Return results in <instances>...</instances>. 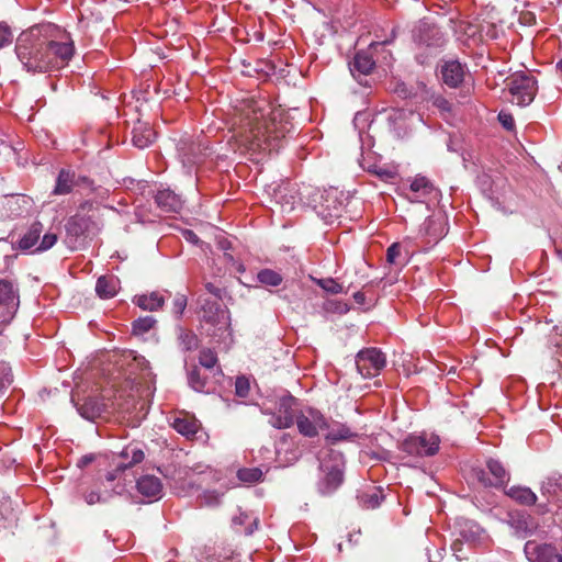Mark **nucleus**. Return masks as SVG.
I'll return each mask as SVG.
<instances>
[{
	"mask_svg": "<svg viewBox=\"0 0 562 562\" xmlns=\"http://www.w3.org/2000/svg\"><path fill=\"white\" fill-rule=\"evenodd\" d=\"M50 25H35L22 32L15 44V53L24 69L44 74L66 67L75 55L74 41L50 37Z\"/></svg>",
	"mask_w": 562,
	"mask_h": 562,
	"instance_id": "1",
	"label": "nucleus"
},
{
	"mask_svg": "<svg viewBox=\"0 0 562 562\" xmlns=\"http://www.w3.org/2000/svg\"><path fill=\"white\" fill-rule=\"evenodd\" d=\"M289 132L286 125L266 102H251L244 110L240 131L237 134L239 147L252 154L278 151Z\"/></svg>",
	"mask_w": 562,
	"mask_h": 562,
	"instance_id": "2",
	"label": "nucleus"
},
{
	"mask_svg": "<svg viewBox=\"0 0 562 562\" xmlns=\"http://www.w3.org/2000/svg\"><path fill=\"white\" fill-rule=\"evenodd\" d=\"M296 406V398L291 394H285L278 397L273 406L265 403L261 412L269 415V424L277 429H285L294 423V407Z\"/></svg>",
	"mask_w": 562,
	"mask_h": 562,
	"instance_id": "3",
	"label": "nucleus"
},
{
	"mask_svg": "<svg viewBox=\"0 0 562 562\" xmlns=\"http://www.w3.org/2000/svg\"><path fill=\"white\" fill-rule=\"evenodd\" d=\"M330 463L321 461V469L325 473L317 484L318 492L322 495H330L344 482V460L340 453L330 451L328 453Z\"/></svg>",
	"mask_w": 562,
	"mask_h": 562,
	"instance_id": "4",
	"label": "nucleus"
},
{
	"mask_svg": "<svg viewBox=\"0 0 562 562\" xmlns=\"http://www.w3.org/2000/svg\"><path fill=\"white\" fill-rule=\"evenodd\" d=\"M507 80L512 103L525 106L532 102L537 92V81L533 76L520 71L515 72Z\"/></svg>",
	"mask_w": 562,
	"mask_h": 562,
	"instance_id": "5",
	"label": "nucleus"
},
{
	"mask_svg": "<svg viewBox=\"0 0 562 562\" xmlns=\"http://www.w3.org/2000/svg\"><path fill=\"white\" fill-rule=\"evenodd\" d=\"M440 439L435 434L409 435L401 443L402 451L413 457H431L439 450Z\"/></svg>",
	"mask_w": 562,
	"mask_h": 562,
	"instance_id": "6",
	"label": "nucleus"
},
{
	"mask_svg": "<svg viewBox=\"0 0 562 562\" xmlns=\"http://www.w3.org/2000/svg\"><path fill=\"white\" fill-rule=\"evenodd\" d=\"M385 357L376 348L360 350L356 357V366L363 378H373L385 367Z\"/></svg>",
	"mask_w": 562,
	"mask_h": 562,
	"instance_id": "7",
	"label": "nucleus"
},
{
	"mask_svg": "<svg viewBox=\"0 0 562 562\" xmlns=\"http://www.w3.org/2000/svg\"><path fill=\"white\" fill-rule=\"evenodd\" d=\"M20 305L19 291L9 280H0V322H9Z\"/></svg>",
	"mask_w": 562,
	"mask_h": 562,
	"instance_id": "8",
	"label": "nucleus"
},
{
	"mask_svg": "<svg viewBox=\"0 0 562 562\" xmlns=\"http://www.w3.org/2000/svg\"><path fill=\"white\" fill-rule=\"evenodd\" d=\"M202 321L217 328L227 331L231 328L229 312L216 301L205 300L201 306Z\"/></svg>",
	"mask_w": 562,
	"mask_h": 562,
	"instance_id": "9",
	"label": "nucleus"
},
{
	"mask_svg": "<svg viewBox=\"0 0 562 562\" xmlns=\"http://www.w3.org/2000/svg\"><path fill=\"white\" fill-rule=\"evenodd\" d=\"M301 435L305 437H315L318 431L327 427L324 415L314 408H308L294 417Z\"/></svg>",
	"mask_w": 562,
	"mask_h": 562,
	"instance_id": "10",
	"label": "nucleus"
},
{
	"mask_svg": "<svg viewBox=\"0 0 562 562\" xmlns=\"http://www.w3.org/2000/svg\"><path fill=\"white\" fill-rule=\"evenodd\" d=\"M486 467L492 477H490L487 472L483 469H475L473 471L475 479L482 485L498 487L508 482L509 475L499 461L490 459L486 462Z\"/></svg>",
	"mask_w": 562,
	"mask_h": 562,
	"instance_id": "11",
	"label": "nucleus"
},
{
	"mask_svg": "<svg viewBox=\"0 0 562 562\" xmlns=\"http://www.w3.org/2000/svg\"><path fill=\"white\" fill-rule=\"evenodd\" d=\"M524 551L530 562H562V555L549 543L530 540L526 542Z\"/></svg>",
	"mask_w": 562,
	"mask_h": 562,
	"instance_id": "12",
	"label": "nucleus"
},
{
	"mask_svg": "<svg viewBox=\"0 0 562 562\" xmlns=\"http://www.w3.org/2000/svg\"><path fill=\"white\" fill-rule=\"evenodd\" d=\"M402 190L404 196L414 203L424 202L436 192V188L432 182L424 176H416L411 180L407 187L403 186Z\"/></svg>",
	"mask_w": 562,
	"mask_h": 562,
	"instance_id": "13",
	"label": "nucleus"
},
{
	"mask_svg": "<svg viewBox=\"0 0 562 562\" xmlns=\"http://www.w3.org/2000/svg\"><path fill=\"white\" fill-rule=\"evenodd\" d=\"M32 203V199L25 194H9L3 198L0 206L7 217L15 218L27 213Z\"/></svg>",
	"mask_w": 562,
	"mask_h": 562,
	"instance_id": "14",
	"label": "nucleus"
},
{
	"mask_svg": "<svg viewBox=\"0 0 562 562\" xmlns=\"http://www.w3.org/2000/svg\"><path fill=\"white\" fill-rule=\"evenodd\" d=\"M419 234L425 237L426 244H437L446 234V222L442 215L428 216L420 225Z\"/></svg>",
	"mask_w": 562,
	"mask_h": 562,
	"instance_id": "15",
	"label": "nucleus"
},
{
	"mask_svg": "<svg viewBox=\"0 0 562 562\" xmlns=\"http://www.w3.org/2000/svg\"><path fill=\"white\" fill-rule=\"evenodd\" d=\"M136 488L149 503L160 499L164 494L160 479L151 474L140 476L136 482Z\"/></svg>",
	"mask_w": 562,
	"mask_h": 562,
	"instance_id": "16",
	"label": "nucleus"
},
{
	"mask_svg": "<svg viewBox=\"0 0 562 562\" xmlns=\"http://www.w3.org/2000/svg\"><path fill=\"white\" fill-rule=\"evenodd\" d=\"M67 237L79 238L93 229H99L97 223L90 217L85 215H74L68 218L66 225Z\"/></svg>",
	"mask_w": 562,
	"mask_h": 562,
	"instance_id": "17",
	"label": "nucleus"
},
{
	"mask_svg": "<svg viewBox=\"0 0 562 562\" xmlns=\"http://www.w3.org/2000/svg\"><path fill=\"white\" fill-rule=\"evenodd\" d=\"M440 74L445 85L450 88H458L464 81L465 67L458 60L445 61Z\"/></svg>",
	"mask_w": 562,
	"mask_h": 562,
	"instance_id": "18",
	"label": "nucleus"
},
{
	"mask_svg": "<svg viewBox=\"0 0 562 562\" xmlns=\"http://www.w3.org/2000/svg\"><path fill=\"white\" fill-rule=\"evenodd\" d=\"M158 207L166 213H178L182 209V200L169 189L159 190L155 195Z\"/></svg>",
	"mask_w": 562,
	"mask_h": 562,
	"instance_id": "19",
	"label": "nucleus"
},
{
	"mask_svg": "<svg viewBox=\"0 0 562 562\" xmlns=\"http://www.w3.org/2000/svg\"><path fill=\"white\" fill-rule=\"evenodd\" d=\"M156 133L148 123L138 121L132 130V143L135 147L144 149L155 139Z\"/></svg>",
	"mask_w": 562,
	"mask_h": 562,
	"instance_id": "20",
	"label": "nucleus"
},
{
	"mask_svg": "<svg viewBox=\"0 0 562 562\" xmlns=\"http://www.w3.org/2000/svg\"><path fill=\"white\" fill-rule=\"evenodd\" d=\"M274 199L281 204L283 211H292L294 205L301 201L297 191L290 183L279 186L274 191Z\"/></svg>",
	"mask_w": 562,
	"mask_h": 562,
	"instance_id": "21",
	"label": "nucleus"
},
{
	"mask_svg": "<svg viewBox=\"0 0 562 562\" xmlns=\"http://www.w3.org/2000/svg\"><path fill=\"white\" fill-rule=\"evenodd\" d=\"M120 290V280L115 276H101L95 283V293L102 300L114 297Z\"/></svg>",
	"mask_w": 562,
	"mask_h": 562,
	"instance_id": "22",
	"label": "nucleus"
},
{
	"mask_svg": "<svg viewBox=\"0 0 562 562\" xmlns=\"http://www.w3.org/2000/svg\"><path fill=\"white\" fill-rule=\"evenodd\" d=\"M324 202L321 205L319 213L326 221H333L340 217L342 204L337 200L336 192H326L323 196Z\"/></svg>",
	"mask_w": 562,
	"mask_h": 562,
	"instance_id": "23",
	"label": "nucleus"
},
{
	"mask_svg": "<svg viewBox=\"0 0 562 562\" xmlns=\"http://www.w3.org/2000/svg\"><path fill=\"white\" fill-rule=\"evenodd\" d=\"M42 233L43 224L38 221L34 222L19 239L18 248L27 251L35 246L37 247Z\"/></svg>",
	"mask_w": 562,
	"mask_h": 562,
	"instance_id": "24",
	"label": "nucleus"
},
{
	"mask_svg": "<svg viewBox=\"0 0 562 562\" xmlns=\"http://www.w3.org/2000/svg\"><path fill=\"white\" fill-rule=\"evenodd\" d=\"M175 430L187 438H192L199 431L201 424L193 416L184 415L175 418L172 423Z\"/></svg>",
	"mask_w": 562,
	"mask_h": 562,
	"instance_id": "25",
	"label": "nucleus"
},
{
	"mask_svg": "<svg viewBox=\"0 0 562 562\" xmlns=\"http://www.w3.org/2000/svg\"><path fill=\"white\" fill-rule=\"evenodd\" d=\"M76 407L79 415L88 420L97 419L103 412V405L93 397H87L82 403H76Z\"/></svg>",
	"mask_w": 562,
	"mask_h": 562,
	"instance_id": "26",
	"label": "nucleus"
},
{
	"mask_svg": "<svg viewBox=\"0 0 562 562\" xmlns=\"http://www.w3.org/2000/svg\"><path fill=\"white\" fill-rule=\"evenodd\" d=\"M375 66V63L372 58V56L364 50L358 52L355 57L353 61L350 66V71L352 75L356 72L360 75H369Z\"/></svg>",
	"mask_w": 562,
	"mask_h": 562,
	"instance_id": "27",
	"label": "nucleus"
},
{
	"mask_svg": "<svg viewBox=\"0 0 562 562\" xmlns=\"http://www.w3.org/2000/svg\"><path fill=\"white\" fill-rule=\"evenodd\" d=\"M134 303L144 311H158L165 304V297L159 292L137 295Z\"/></svg>",
	"mask_w": 562,
	"mask_h": 562,
	"instance_id": "28",
	"label": "nucleus"
},
{
	"mask_svg": "<svg viewBox=\"0 0 562 562\" xmlns=\"http://www.w3.org/2000/svg\"><path fill=\"white\" fill-rule=\"evenodd\" d=\"M506 495L526 506H531L537 502V495L526 486H510L506 491Z\"/></svg>",
	"mask_w": 562,
	"mask_h": 562,
	"instance_id": "29",
	"label": "nucleus"
},
{
	"mask_svg": "<svg viewBox=\"0 0 562 562\" xmlns=\"http://www.w3.org/2000/svg\"><path fill=\"white\" fill-rule=\"evenodd\" d=\"M75 175L69 170L61 169L56 179V184L53 190L55 195H65L71 192L75 183Z\"/></svg>",
	"mask_w": 562,
	"mask_h": 562,
	"instance_id": "30",
	"label": "nucleus"
},
{
	"mask_svg": "<svg viewBox=\"0 0 562 562\" xmlns=\"http://www.w3.org/2000/svg\"><path fill=\"white\" fill-rule=\"evenodd\" d=\"M121 458L126 460V462L120 464L119 469H126L133 467L134 464L140 463L144 460V451L135 446L128 445L126 446L120 453Z\"/></svg>",
	"mask_w": 562,
	"mask_h": 562,
	"instance_id": "31",
	"label": "nucleus"
},
{
	"mask_svg": "<svg viewBox=\"0 0 562 562\" xmlns=\"http://www.w3.org/2000/svg\"><path fill=\"white\" fill-rule=\"evenodd\" d=\"M359 503L366 508H376L384 499V495L380 487H372L363 491L358 495Z\"/></svg>",
	"mask_w": 562,
	"mask_h": 562,
	"instance_id": "32",
	"label": "nucleus"
},
{
	"mask_svg": "<svg viewBox=\"0 0 562 562\" xmlns=\"http://www.w3.org/2000/svg\"><path fill=\"white\" fill-rule=\"evenodd\" d=\"M257 280L263 284V285H267V286H278L282 283L283 281V278L282 276L272 270V269H261L258 273H257Z\"/></svg>",
	"mask_w": 562,
	"mask_h": 562,
	"instance_id": "33",
	"label": "nucleus"
},
{
	"mask_svg": "<svg viewBox=\"0 0 562 562\" xmlns=\"http://www.w3.org/2000/svg\"><path fill=\"white\" fill-rule=\"evenodd\" d=\"M326 437L331 442H338L341 440H353L358 435L351 431L348 426L339 425L337 428H333Z\"/></svg>",
	"mask_w": 562,
	"mask_h": 562,
	"instance_id": "34",
	"label": "nucleus"
},
{
	"mask_svg": "<svg viewBox=\"0 0 562 562\" xmlns=\"http://www.w3.org/2000/svg\"><path fill=\"white\" fill-rule=\"evenodd\" d=\"M239 481L248 484H254L262 481L263 472L259 468H243L237 471Z\"/></svg>",
	"mask_w": 562,
	"mask_h": 562,
	"instance_id": "35",
	"label": "nucleus"
},
{
	"mask_svg": "<svg viewBox=\"0 0 562 562\" xmlns=\"http://www.w3.org/2000/svg\"><path fill=\"white\" fill-rule=\"evenodd\" d=\"M543 494L558 496L562 493V475L549 477L541 487Z\"/></svg>",
	"mask_w": 562,
	"mask_h": 562,
	"instance_id": "36",
	"label": "nucleus"
},
{
	"mask_svg": "<svg viewBox=\"0 0 562 562\" xmlns=\"http://www.w3.org/2000/svg\"><path fill=\"white\" fill-rule=\"evenodd\" d=\"M217 355L210 348L202 349L199 355V363L205 369H214L217 366Z\"/></svg>",
	"mask_w": 562,
	"mask_h": 562,
	"instance_id": "37",
	"label": "nucleus"
},
{
	"mask_svg": "<svg viewBox=\"0 0 562 562\" xmlns=\"http://www.w3.org/2000/svg\"><path fill=\"white\" fill-rule=\"evenodd\" d=\"M155 324L156 321L151 316L139 317L133 322V333L135 335H143L149 331Z\"/></svg>",
	"mask_w": 562,
	"mask_h": 562,
	"instance_id": "38",
	"label": "nucleus"
},
{
	"mask_svg": "<svg viewBox=\"0 0 562 562\" xmlns=\"http://www.w3.org/2000/svg\"><path fill=\"white\" fill-rule=\"evenodd\" d=\"M189 385L196 392H203L205 390V379L200 374L198 368H193L188 374Z\"/></svg>",
	"mask_w": 562,
	"mask_h": 562,
	"instance_id": "39",
	"label": "nucleus"
},
{
	"mask_svg": "<svg viewBox=\"0 0 562 562\" xmlns=\"http://www.w3.org/2000/svg\"><path fill=\"white\" fill-rule=\"evenodd\" d=\"M402 256V247L398 243L392 244L386 250V261L390 265L403 266L404 262L400 260Z\"/></svg>",
	"mask_w": 562,
	"mask_h": 562,
	"instance_id": "40",
	"label": "nucleus"
},
{
	"mask_svg": "<svg viewBox=\"0 0 562 562\" xmlns=\"http://www.w3.org/2000/svg\"><path fill=\"white\" fill-rule=\"evenodd\" d=\"M57 234L50 232L44 234L37 247L34 249V252H42L50 249L57 243Z\"/></svg>",
	"mask_w": 562,
	"mask_h": 562,
	"instance_id": "41",
	"label": "nucleus"
},
{
	"mask_svg": "<svg viewBox=\"0 0 562 562\" xmlns=\"http://www.w3.org/2000/svg\"><path fill=\"white\" fill-rule=\"evenodd\" d=\"M179 339L183 349L186 350H193L198 348L199 340L196 335L192 331H182L179 336Z\"/></svg>",
	"mask_w": 562,
	"mask_h": 562,
	"instance_id": "42",
	"label": "nucleus"
},
{
	"mask_svg": "<svg viewBox=\"0 0 562 562\" xmlns=\"http://www.w3.org/2000/svg\"><path fill=\"white\" fill-rule=\"evenodd\" d=\"M318 284L322 289L331 294L342 293L344 291V286L331 278L322 279Z\"/></svg>",
	"mask_w": 562,
	"mask_h": 562,
	"instance_id": "43",
	"label": "nucleus"
},
{
	"mask_svg": "<svg viewBox=\"0 0 562 562\" xmlns=\"http://www.w3.org/2000/svg\"><path fill=\"white\" fill-rule=\"evenodd\" d=\"M221 496L222 495L215 491L204 492L201 497L202 505L210 507L217 506L221 504Z\"/></svg>",
	"mask_w": 562,
	"mask_h": 562,
	"instance_id": "44",
	"label": "nucleus"
},
{
	"mask_svg": "<svg viewBox=\"0 0 562 562\" xmlns=\"http://www.w3.org/2000/svg\"><path fill=\"white\" fill-rule=\"evenodd\" d=\"M187 307V296L177 294L172 302V312L177 317H181Z\"/></svg>",
	"mask_w": 562,
	"mask_h": 562,
	"instance_id": "45",
	"label": "nucleus"
},
{
	"mask_svg": "<svg viewBox=\"0 0 562 562\" xmlns=\"http://www.w3.org/2000/svg\"><path fill=\"white\" fill-rule=\"evenodd\" d=\"M110 496H111L110 494L106 495V496H102L97 491H90V492H86L83 494V498H85V501H86V503L88 505H94V504H98V503H105L109 499Z\"/></svg>",
	"mask_w": 562,
	"mask_h": 562,
	"instance_id": "46",
	"label": "nucleus"
},
{
	"mask_svg": "<svg viewBox=\"0 0 562 562\" xmlns=\"http://www.w3.org/2000/svg\"><path fill=\"white\" fill-rule=\"evenodd\" d=\"M249 382L245 376H239L235 382V391L239 397H246L249 393Z\"/></svg>",
	"mask_w": 562,
	"mask_h": 562,
	"instance_id": "47",
	"label": "nucleus"
},
{
	"mask_svg": "<svg viewBox=\"0 0 562 562\" xmlns=\"http://www.w3.org/2000/svg\"><path fill=\"white\" fill-rule=\"evenodd\" d=\"M498 121L502 126L507 131H513L515 127V120L513 115L506 111H501L498 113Z\"/></svg>",
	"mask_w": 562,
	"mask_h": 562,
	"instance_id": "48",
	"label": "nucleus"
},
{
	"mask_svg": "<svg viewBox=\"0 0 562 562\" xmlns=\"http://www.w3.org/2000/svg\"><path fill=\"white\" fill-rule=\"evenodd\" d=\"M13 38L12 32L8 25L0 24V48L11 44Z\"/></svg>",
	"mask_w": 562,
	"mask_h": 562,
	"instance_id": "49",
	"label": "nucleus"
},
{
	"mask_svg": "<svg viewBox=\"0 0 562 562\" xmlns=\"http://www.w3.org/2000/svg\"><path fill=\"white\" fill-rule=\"evenodd\" d=\"M513 526H515L516 535L518 537L524 538L529 533L528 524L525 518H518L517 520H514Z\"/></svg>",
	"mask_w": 562,
	"mask_h": 562,
	"instance_id": "50",
	"label": "nucleus"
},
{
	"mask_svg": "<svg viewBox=\"0 0 562 562\" xmlns=\"http://www.w3.org/2000/svg\"><path fill=\"white\" fill-rule=\"evenodd\" d=\"M428 32L435 38V42L428 43V45H436V46L442 45V42H443L442 35H441V32L437 27H429Z\"/></svg>",
	"mask_w": 562,
	"mask_h": 562,
	"instance_id": "51",
	"label": "nucleus"
},
{
	"mask_svg": "<svg viewBox=\"0 0 562 562\" xmlns=\"http://www.w3.org/2000/svg\"><path fill=\"white\" fill-rule=\"evenodd\" d=\"M370 171L375 173L376 176H379L381 179H384V180L393 177V172L387 169H384V168H374V169H370Z\"/></svg>",
	"mask_w": 562,
	"mask_h": 562,
	"instance_id": "52",
	"label": "nucleus"
},
{
	"mask_svg": "<svg viewBox=\"0 0 562 562\" xmlns=\"http://www.w3.org/2000/svg\"><path fill=\"white\" fill-rule=\"evenodd\" d=\"M435 105L440 109L441 111H447L449 112L451 110V104L448 100H446L445 98H437L435 100Z\"/></svg>",
	"mask_w": 562,
	"mask_h": 562,
	"instance_id": "53",
	"label": "nucleus"
},
{
	"mask_svg": "<svg viewBox=\"0 0 562 562\" xmlns=\"http://www.w3.org/2000/svg\"><path fill=\"white\" fill-rule=\"evenodd\" d=\"M183 237L191 244H199L200 243V238L198 237V235L193 232V231H190V229H186L183 232Z\"/></svg>",
	"mask_w": 562,
	"mask_h": 562,
	"instance_id": "54",
	"label": "nucleus"
},
{
	"mask_svg": "<svg viewBox=\"0 0 562 562\" xmlns=\"http://www.w3.org/2000/svg\"><path fill=\"white\" fill-rule=\"evenodd\" d=\"M205 289L209 293L213 294L215 297L221 299L222 297V289L214 285L213 283H206Z\"/></svg>",
	"mask_w": 562,
	"mask_h": 562,
	"instance_id": "55",
	"label": "nucleus"
},
{
	"mask_svg": "<svg viewBox=\"0 0 562 562\" xmlns=\"http://www.w3.org/2000/svg\"><path fill=\"white\" fill-rule=\"evenodd\" d=\"M353 299H355L356 303H358L360 305L364 304V302H366V295L363 292H360V291L353 293Z\"/></svg>",
	"mask_w": 562,
	"mask_h": 562,
	"instance_id": "56",
	"label": "nucleus"
},
{
	"mask_svg": "<svg viewBox=\"0 0 562 562\" xmlns=\"http://www.w3.org/2000/svg\"><path fill=\"white\" fill-rule=\"evenodd\" d=\"M179 150L181 153L183 164L193 165L198 161L195 158L187 156V154L183 153V148H180Z\"/></svg>",
	"mask_w": 562,
	"mask_h": 562,
	"instance_id": "57",
	"label": "nucleus"
},
{
	"mask_svg": "<svg viewBox=\"0 0 562 562\" xmlns=\"http://www.w3.org/2000/svg\"><path fill=\"white\" fill-rule=\"evenodd\" d=\"M93 460L92 457H88V456H85L81 460H80V463L82 464H88L89 462H91Z\"/></svg>",
	"mask_w": 562,
	"mask_h": 562,
	"instance_id": "58",
	"label": "nucleus"
},
{
	"mask_svg": "<svg viewBox=\"0 0 562 562\" xmlns=\"http://www.w3.org/2000/svg\"><path fill=\"white\" fill-rule=\"evenodd\" d=\"M106 480L108 481H114L115 480V474L114 473H108Z\"/></svg>",
	"mask_w": 562,
	"mask_h": 562,
	"instance_id": "59",
	"label": "nucleus"
},
{
	"mask_svg": "<svg viewBox=\"0 0 562 562\" xmlns=\"http://www.w3.org/2000/svg\"><path fill=\"white\" fill-rule=\"evenodd\" d=\"M458 546H460V543L454 542V543L452 544V549H453L454 551H457V547H458Z\"/></svg>",
	"mask_w": 562,
	"mask_h": 562,
	"instance_id": "60",
	"label": "nucleus"
},
{
	"mask_svg": "<svg viewBox=\"0 0 562 562\" xmlns=\"http://www.w3.org/2000/svg\"><path fill=\"white\" fill-rule=\"evenodd\" d=\"M558 255H559L560 259L562 260V250H558Z\"/></svg>",
	"mask_w": 562,
	"mask_h": 562,
	"instance_id": "61",
	"label": "nucleus"
},
{
	"mask_svg": "<svg viewBox=\"0 0 562 562\" xmlns=\"http://www.w3.org/2000/svg\"><path fill=\"white\" fill-rule=\"evenodd\" d=\"M558 66L562 69V60L558 64Z\"/></svg>",
	"mask_w": 562,
	"mask_h": 562,
	"instance_id": "62",
	"label": "nucleus"
}]
</instances>
